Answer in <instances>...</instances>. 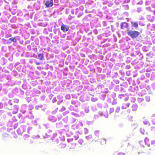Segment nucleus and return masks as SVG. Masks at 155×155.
Wrapping results in <instances>:
<instances>
[{
	"label": "nucleus",
	"instance_id": "1",
	"mask_svg": "<svg viewBox=\"0 0 155 155\" xmlns=\"http://www.w3.org/2000/svg\"><path fill=\"white\" fill-rule=\"evenodd\" d=\"M127 35L132 38H135L140 35V33L136 31L129 30L127 32Z\"/></svg>",
	"mask_w": 155,
	"mask_h": 155
},
{
	"label": "nucleus",
	"instance_id": "2",
	"mask_svg": "<svg viewBox=\"0 0 155 155\" xmlns=\"http://www.w3.org/2000/svg\"><path fill=\"white\" fill-rule=\"evenodd\" d=\"M54 4L53 0H47L45 3L46 7L47 8H50L52 7Z\"/></svg>",
	"mask_w": 155,
	"mask_h": 155
},
{
	"label": "nucleus",
	"instance_id": "3",
	"mask_svg": "<svg viewBox=\"0 0 155 155\" xmlns=\"http://www.w3.org/2000/svg\"><path fill=\"white\" fill-rule=\"evenodd\" d=\"M69 28L68 26L62 24L61 26V30L63 32H65L68 31L69 29Z\"/></svg>",
	"mask_w": 155,
	"mask_h": 155
},
{
	"label": "nucleus",
	"instance_id": "4",
	"mask_svg": "<svg viewBox=\"0 0 155 155\" xmlns=\"http://www.w3.org/2000/svg\"><path fill=\"white\" fill-rule=\"evenodd\" d=\"M128 27V24L126 22H124L121 23V28L122 29H124Z\"/></svg>",
	"mask_w": 155,
	"mask_h": 155
},
{
	"label": "nucleus",
	"instance_id": "5",
	"mask_svg": "<svg viewBox=\"0 0 155 155\" xmlns=\"http://www.w3.org/2000/svg\"><path fill=\"white\" fill-rule=\"evenodd\" d=\"M131 24H132V27L135 28H138V23L137 22H131Z\"/></svg>",
	"mask_w": 155,
	"mask_h": 155
},
{
	"label": "nucleus",
	"instance_id": "6",
	"mask_svg": "<svg viewBox=\"0 0 155 155\" xmlns=\"http://www.w3.org/2000/svg\"><path fill=\"white\" fill-rule=\"evenodd\" d=\"M145 141L146 144L148 147H149L150 146V143L149 139L147 138H146L145 139Z\"/></svg>",
	"mask_w": 155,
	"mask_h": 155
},
{
	"label": "nucleus",
	"instance_id": "7",
	"mask_svg": "<svg viewBox=\"0 0 155 155\" xmlns=\"http://www.w3.org/2000/svg\"><path fill=\"white\" fill-rule=\"evenodd\" d=\"M9 40L11 41V42H17V39L15 37H12L9 38Z\"/></svg>",
	"mask_w": 155,
	"mask_h": 155
},
{
	"label": "nucleus",
	"instance_id": "8",
	"mask_svg": "<svg viewBox=\"0 0 155 155\" xmlns=\"http://www.w3.org/2000/svg\"><path fill=\"white\" fill-rule=\"evenodd\" d=\"M76 146V144L74 143H71L69 145V147L70 149H74L75 148Z\"/></svg>",
	"mask_w": 155,
	"mask_h": 155
},
{
	"label": "nucleus",
	"instance_id": "9",
	"mask_svg": "<svg viewBox=\"0 0 155 155\" xmlns=\"http://www.w3.org/2000/svg\"><path fill=\"white\" fill-rule=\"evenodd\" d=\"M60 147L61 148H64L65 147L66 144L64 143H61L59 144Z\"/></svg>",
	"mask_w": 155,
	"mask_h": 155
},
{
	"label": "nucleus",
	"instance_id": "10",
	"mask_svg": "<svg viewBox=\"0 0 155 155\" xmlns=\"http://www.w3.org/2000/svg\"><path fill=\"white\" fill-rule=\"evenodd\" d=\"M86 138L89 140H91L92 139V137L91 135H89L87 136L86 137Z\"/></svg>",
	"mask_w": 155,
	"mask_h": 155
},
{
	"label": "nucleus",
	"instance_id": "11",
	"mask_svg": "<svg viewBox=\"0 0 155 155\" xmlns=\"http://www.w3.org/2000/svg\"><path fill=\"white\" fill-rule=\"evenodd\" d=\"M78 142L80 144L82 145L84 143V141L82 139H80L78 140Z\"/></svg>",
	"mask_w": 155,
	"mask_h": 155
},
{
	"label": "nucleus",
	"instance_id": "12",
	"mask_svg": "<svg viewBox=\"0 0 155 155\" xmlns=\"http://www.w3.org/2000/svg\"><path fill=\"white\" fill-rule=\"evenodd\" d=\"M38 57L39 58H43V54L41 53L39 54L38 55Z\"/></svg>",
	"mask_w": 155,
	"mask_h": 155
},
{
	"label": "nucleus",
	"instance_id": "13",
	"mask_svg": "<svg viewBox=\"0 0 155 155\" xmlns=\"http://www.w3.org/2000/svg\"><path fill=\"white\" fill-rule=\"evenodd\" d=\"M118 155H127L126 153H118Z\"/></svg>",
	"mask_w": 155,
	"mask_h": 155
},
{
	"label": "nucleus",
	"instance_id": "14",
	"mask_svg": "<svg viewBox=\"0 0 155 155\" xmlns=\"http://www.w3.org/2000/svg\"><path fill=\"white\" fill-rule=\"evenodd\" d=\"M151 144L155 146V140H153L151 141Z\"/></svg>",
	"mask_w": 155,
	"mask_h": 155
},
{
	"label": "nucleus",
	"instance_id": "15",
	"mask_svg": "<svg viewBox=\"0 0 155 155\" xmlns=\"http://www.w3.org/2000/svg\"><path fill=\"white\" fill-rule=\"evenodd\" d=\"M155 120H154V119H153V120H152V122L154 124H155V121H154Z\"/></svg>",
	"mask_w": 155,
	"mask_h": 155
},
{
	"label": "nucleus",
	"instance_id": "16",
	"mask_svg": "<svg viewBox=\"0 0 155 155\" xmlns=\"http://www.w3.org/2000/svg\"><path fill=\"white\" fill-rule=\"evenodd\" d=\"M35 63L37 64H41V63L40 62H36Z\"/></svg>",
	"mask_w": 155,
	"mask_h": 155
},
{
	"label": "nucleus",
	"instance_id": "17",
	"mask_svg": "<svg viewBox=\"0 0 155 155\" xmlns=\"http://www.w3.org/2000/svg\"><path fill=\"white\" fill-rule=\"evenodd\" d=\"M85 56V55L84 54H83L82 57H84Z\"/></svg>",
	"mask_w": 155,
	"mask_h": 155
},
{
	"label": "nucleus",
	"instance_id": "18",
	"mask_svg": "<svg viewBox=\"0 0 155 155\" xmlns=\"http://www.w3.org/2000/svg\"><path fill=\"white\" fill-rule=\"evenodd\" d=\"M42 59H41V58L40 59L41 60Z\"/></svg>",
	"mask_w": 155,
	"mask_h": 155
}]
</instances>
